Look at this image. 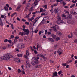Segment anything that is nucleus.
I'll use <instances>...</instances> for the list:
<instances>
[{"instance_id":"nucleus-1","label":"nucleus","mask_w":77,"mask_h":77,"mask_svg":"<svg viewBox=\"0 0 77 77\" xmlns=\"http://www.w3.org/2000/svg\"><path fill=\"white\" fill-rule=\"evenodd\" d=\"M13 57V56H12L9 54H6L5 56H3L2 57V59L4 60H9L10 58Z\"/></svg>"},{"instance_id":"nucleus-2","label":"nucleus","mask_w":77,"mask_h":77,"mask_svg":"<svg viewBox=\"0 0 77 77\" xmlns=\"http://www.w3.org/2000/svg\"><path fill=\"white\" fill-rule=\"evenodd\" d=\"M17 48L19 49H22V48H24L25 47L24 45L20 43L18 44L17 45Z\"/></svg>"},{"instance_id":"nucleus-3","label":"nucleus","mask_w":77,"mask_h":77,"mask_svg":"<svg viewBox=\"0 0 77 77\" xmlns=\"http://www.w3.org/2000/svg\"><path fill=\"white\" fill-rule=\"evenodd\" d=\"M23 30L24 32H24L25 34V35H28L29 34V33H30V31H29V30L28 29H26L25 28H23Z\"/></svg>"},{"instance_id":"nucleus-4","label":"nucleus","mask_w":77,"mask_h":77,"mask_svg":"<svg viewBox=\"0 0 77 77\" xmlns=\"http://www.w3.org/2000/svg\"><path fill=\"white\" fill-rule=\"evenodd\" d=\"M56 23L58 24H63V23H65V22L63 21V20H57L56 21Z\"/></svg>"},{"instance_id":"nucleus-5","label":"nucleus","mask_w":77,"mask_h":77,"mask_svg":"<svg viewBox=\"0 0 77 77\" xmlns=\"http://www.w3.org/2000/svg\"><path fill=\"white\" fill-rule=\"evenodd\" d=\"M39 19V17H38L35 19L34 21H33V26H34V25H35V24L38 21V20Z\"/></svg>"},{"instance_id":"nucleus-6","label":"nucleus","mask_w":77,"mask_h":77,"mask_svg":"<svg viewBox=\"0 0 77 77\" xmlns=\"http://www.w3.org/2000/svg\"><path fill=\"white\" fill-rule=\"evenodd\" d=\"M17 39H19V37H18V36H16L15 37V39L14 41V42H12L11 43V44H12V45H14V43H15V42H17Z\"/></svg>"},{"instance_id":"nucleus-7","label":"nucleus","mask_w":77,"mask_h":77,"mask_svg":"<svg viewBox=\"0 0 77 77\" xmlns=\"http://www.w3.org/2000/svg\"><path fill=\"white\" fill-rule=\"evenodd\" d=\"M31 63L32 65H35L36 64H38L39 63V61H32Z\"/></svg>"},{"instance_id":"nucleus-8","label":"nucleus","mask_w":77,"mask_h":77,"mask_svg":"<svg viewBox=\"0 0 77 77\" xmlns=\"http://www.w3.org/2000/svg\"><path fill=\"white\" fill-rule=\"evenodd\" d=\"M62 73H63V72H62V71L61 70H60V71H59V72H58V74L59 75H60V77H63V74Z\"/></svg>"},{"instance_id":"nucleus-9","label":"nucleus","mask_w":77,"mask_h":77,"mask_svg":"<svg viewBox=\"0 0 77 77\" xmlns=\"http://www.w3.org/2000/svg\"><path fill=\"white\" fill-rule=\"evenodd\" d=\"M58 76L57 75V73L56 72H54L53 73L52 77H57Z\"/></svg>"},{"instance_id":"nucleus-10","label":"nucleus","mask_w":77,"mask_h":77,"mask_svg":"<svg viewBox=\"0 0 77 77\" xmlns=\"http://www.w3.org/2000/svg\"><path fill=\"white\" fill-rule=\"evenodd\" d=\"M67 23L68 24H73L74 23V20H69L67 21Z\"/></svg>"},{"instance_id":"nucleus-11","label":"nucleus","mask_w":77,"mask_h":77,"mask_svg":"<svg viewBox=\"0 0 77 77\" xmlns=\"http://www.w3.org/2000/svg\"><path fill=\"white\" fill-rule=\"evenodd\" d=\"M26 35L24 32H20L19 33V35H21V36H23L24 35V36Z\"/></svg>"},{"instance_id":"nucleus-12","label":"nucleus","mask_w":77,"mask_h":77,"mask_svg":"<svg viewBox=\"0 0 77 77\" xmlns=\"http://www.w3.org/2000/svg\"><path fill=\"white\" fill-rule=\"evenodd\" d=\"M14 60L15 62H20V59H19L15 58Z\"/></svg>"},{"instance_id":"nucleus-13","label":"nucleus","mask_w":77,"mask_h":77,"mask_svg":"<svg viewBox=\"0 0 77 77\" xmlns=\"http://www.w3.org/2000/svg\"><path fill=\"white\" fill-rule=\"evenodd\" d=\"M37 60V59L36 58H35V57H33L32 58V62H35Z\"/></svg>"},{"instance_id":"nucleus-14","label":"nucleus","mask_w":77,"mask_h":77,"mask_svg":"<svg viewBox=\"0 0 77 77\" xmlns=\"http://www.w3.org/2000/svg\"><path fill=\"white\" fill-rule=\"evenodd\" d=\"M26 65H27L28 66L30 67V63L28 61H26Z\"/></svg>"},{"instance_id":"nucleus-15","label":"nucleus","mask_w":77,"mask_h":77,"mask_svg":"<svg viewBox=\"0 0 77 77\" xmlns=\"http://www.w3.org/2000/svg\"><path fill=\"white\" fill-rule=\"evenodd\" d=\"M51 10H50V11L51 12V14H53V11H52V10H53V6L51 5Z\"/></svg>"},{"instance_id":"nucleus-16","label":"nucleus","mask_w":77,"mask_h":77,"mask_svg":"<svg viewBox=\"0 0 77 77\" xmlns=\"http://www.w3.org/2000/svg\"><path fill=\"white\" fill-rule=\"evenodd\" d=\"M45 12V11H43V9L42 8H41L40 9V11H38V13H40V12Z\"/></svg>"},{"instance_id":"nucleus-17","label":"nucleus","mask_w":77,"mask_h":77,"mask_svg":"<svg viewBox=\"0 0 77 77\" xmlns=\"http://www.w3.org/2000/svg\"><path fill=\"white\" fill-rule=\"evenodd\" d=\"M48 40L50 41H51V42H54V40H53V38H48Z\"/></svg>"},{"instance_id":"nucleus-18","label":"nucleus","mask_w":77,"mask_h":77,"mask_svg":"<svg viewBox=\"0 0 77 77\" xmlns=\"http://www.w3.org/2000/svg\"><path fill=\"white\" fill-rule=\"evenodd\" d=\"M45 22H46V21H45V20L44 19H43V20H42V22H41V23L43 24H44V23H45Z\"/></svg>"},{"instance_id":"nucleus-19","label":"nucleus","mask_w":77,"mask_h":77,"mask_svg":"<svg viewBox=\"0 0 77 77\" xmlns=\"http://www.w3.org/2000/svg\"><path fill=\"white\" fill-rule=\"evenodd\" d=\"M57 35H62V33L59 31L57 32L56 33Z\"/></svg>"},{"instance_id":"nucleus-20","label":"nucleus","mask_w":77,"mask_h":77,"mask_svg":"<svg viewBox=\"0 0 77 77\" xmlns=\"http://www.w3.org/2000/svg\"><path fill=\"white\" fill-rule=\"evenodd\" d=\"M36 1H37V0H35V1L34 2V6H36L38 4V2H37Z\"/></svg>"},{"instance_id":"nucleus-21","label":"nucleus","mask_w":77,"mask_h":77,"mask_svg":"<svg viewBox=\"0 0 77 77\" xmlns=\"http://www.w3.org/2000/svg\"><path fill=\"white\" fill-rule=\"evenodd\" d=\"M34 9H33V7L32 6L29 9V12H32V11H33Z\"/></svg>"},{"instance_id":"nucleus-22","label":"nucleus","mask_w":77,"mask_h":77,"mask_svg":"<svg viewBox=\"0 0 77 77\" xmlns=\"http://www.w3.org/2000/svg\"><path fill=\"white\" fill-rule=\"evenodd\" d=\"M21 8V5H19L17 7V8L16 9V11H18V9H20Z\"/></svg>"},{"instance_id":"nucleus-23","label":"nucleus","mask_w":77,"mask_h":77,"mask_svg":"<svg viewBox=\"0 0 77 77\" xmlns=\"http://www.w3.org/2000/svg\"><path fill=\"white\" fill-rule=\"evenodd\" d=\"M3 22H2V20H0V25L1 26H3Z\"/></svg>"},{"instance_id":"nucleus-24","label":"nucleus","mask_w":77,"mask_h":77,"mask_svg":"<svg viewBox=\"0 0 77 77\" xmlns=\"http://www.w3.org/2000/svg\"><path fill=\"white\" fill-rule=\"evenodd\" d=\"M17 56L19 57H21L23 56V55L21 54H18L17 55Z\"/></svg>"},{"instance_id":"nucleus-25","label":"nucleus","mask_w":77,"mask_h":77,"mask_svg":"<svg viewBox=\"0 0 77 77\" xmlns=\"http://www.w3.org/2000/svg\"><path fill=\"white\" fill-rule=\"evenodd\" d=\"M52 38L53 39H56V35L54 34H53L52 35Z\"/></svg>"},{"instance_id":"nucleus-26","label":"nucleus","mask_w":77,"mask_h":77,"mask_svg":"<svg viewBox=\"0 0 77 77\" xmlns=\"http://www.w3.org/2000/svg\"><path fill=\"white\" fill-rule=\"evenodd\" d=\"M57 19L58 20H62V19H61V17L60 16H58L57 17Z\"/></svg>"},{"instance_id":"nucleus-27","label":"nucleus","mask_w":77,"mask_h":77,"mask_svg":"<svg viewBox=\"0 0 77 77\" xmlns=\"http://www.w3.org/2000/svg\"><path fill=\"white\" fill-rule=\"evenodd\" d=\"M4 9L5 10V11H8V8H7L6 6H5L4 7Z\"/></svg>"},{"instance_id":"nucleus-28","label":"nucleus","mask_w":77,"mask_h":77,"mask_svg":"<svg viewBox=\"0 0 77 77\" xmlns=\"http://www.w3.org/2000/svg\"><path fill=\"white\" fill-rule=\"evenodd\" d=\"M58 9H55V10H54V11H55V14H57V11H58Z\"/></svg>"},{"instance_id":"nucleus-29","label":"nucleus","mask_w":77,"mask_h":77,"mask_svg":"<svg viewBox=\"0 0 77 77\" xmlns=\"http://www.w3.org/2000/svg\"><path fill=\"white\" fill-rule=\"evenodd\" d=\"M57 52L59 54V56H60L61 54H62V52H60V51H57Z\"/></svg>"},{"instance_id":"nucleus-30","label":"nucleus","mask_w":77,"mask_h":77,"mask_svg":"<svg viewBox=\"0 0 77 77\" xmlns=\"http://www.w3.org/2000/svg\"><path fill=\"white\" fill-rule=\"evenodd\" d=\"M58 47V46H57V45H55L54 46V49H56V48H57Z\"/></svg>"},{"instance_id":"nucleus-31","label":"nucleus","mask_w":77,"mask_h":77,"mask_svg":"<svg viewBox=\"0 0 77 77\" xmlns=\"http://www.w3.org/2000/svg\"><path fill=\"white\" fill-rule=\"evenodd\" d=\"M8 42H9V43L10 44H11V45H11V46H12V45H12V42L11 43V42H12V41L11 40H8Z\"/></svg>"},{"instance_id":"nucleus-32","label":"nucleus","mask_w":77,"mask_h":77,"mask_svg":"<svg viewBox=\"0 0 77 77\" xmlns=\"http://www.w3.org/2000/svg\"><path fill=\"white\" fill-rule=\"evenodd\" d=\"M62 2L63 3V6H65L66 3H65V2H64L63 1Z\"/></svg>"},{"instance_id":"nucleus-33","label":"nucleus","mask_w":77,"mask_h":77,"mask_svg":"<svg viewBox=\"0 0 77 77\" xmlns=\"http://www.w3.org/2000/svg\"><path fill=\"white\" fill-rule=\"evenodd\" d=\"M24 58H25V59H26L27 60L29 59V58H28V57H27V56L26 55H25L24 56Z\"/></svg>"},{"instance_id":"nucleus-34","label":"nucleus","mask_w":77,"mask_h":77,"mask_svg":"<svg viewBox=\"0 0 77 77\" xmlns=\"http://www.w3.org/2000/svg\"><path fill=\"white\" fill-rule=\"evenodd\" d=\"M42 57L43 58V59H44V60H45V59H47V58H45V57L44 56H43V55H41V57Z\"/></svg>"},{"instance_id":"nucleus-35","label":"nucleus","mask_w":77,"mask_h":77,"mask_svg":"<svg viewBox=\"0 0 77 77\" xmlns=\"http://www.w3.org/2000/svg\"><path fill=\"white\" fill-rule=\"evenodd\" d=\"M62 1H63V0H57L56 1L57 3L60 2H62Z\"/></svg>"},{"instance_id":"nucleus-36","label":"nucleus","mask_w":77,"mask_h":77,"mask_svg":"<svg viewBox=\"0 0 77 77\" xmlns=\"http://www.w3.org/2000/svg\"><path fill=\"white\" fill-rule=\"evenodd\" d=\"M29 53H28V50H27L26 52V54L27 56H29Z\"/></svg>"},{"instance_id":"nucleus-37","label":"nucleus","mask_w":77,"mask_h":77,"mask_svg":"<svg viewBox=\"0 0 77 77\" xmlns=\"http://www.w3.org/2000/svg\"><path fill=\"white\" fill-rule=\"evenodd\" d=\"M62 65L63 66H66V63H63L62 64Z\"/></svg>"},{"instance_id":"nucleus-38","label":"nucleus","mask_w":77,"mask_h":77,"mask_svg":"<svg viewBox=\"0 0 77 77\" xmlns=\"http://www.w3.org/2000/svg\"><path fill=\"white\" fill-rule=\"evenodd\" d=\"M75 4H73L71 6H70V8H73L74 6H75Z\"/></svg>"},{"instance_id":"nucleus-39","label":"nucleus","mask_w":77,"mask_h":77,"mask_svg":"<svg viewBox=\"0 0 77 77\" xmlns=\"http://www.w3.org/2000/svg\"><path fill=\"white\" fill-rule=\"evenodd\" d=\"M56 40L57 41H58V40H60V38L59 37H57L56 38Z\"/></svg>"},{"instance_id":"nucleus-40","label":"nucleus","mask_w":77,"mask_h":77,"mask_svg":"<svg viewBox=\"0 0 77 77\" xmlns=\"http://www.w3.org/2000/svg\"><path fill=\"white\" fill-rule=\"evenodd\" d=\"M34 20V17H32V18L30 19L29 20V21H32Z\"/></svg>"},{"instance_id":"nucleus-41","label":"nucleus","mask_w":77,"mask_h":77,"mask_svg":"<svg viewBox=\"0 0 77 77\" xmlns=\"http://www.w3.org/2000/svg\"><path fill=\"white\" fill-rule=\"evenodd\" d=\"M6 23H7V24H9V25H11V23H9V22L7 21V20H6Z\"/></svg>"},{"instance_id":"nucleus-42","label":"nucleus","mask_w":77,"mask_h":77,"mask_svg":"<svg viewBox=\"0 0 77 77\" xmlns=\"http://www.w3.org/2000/svg\"><path fill=\"white\" fill-rule=\"evenodd\" d=\"M29 10V8L26 7L25 9V11H27Z\"/></svg>"},{"instance_id":"nucleus-43","label":"nucleus","mask_w":77,"mask_h":77,"mask_svg":"<svg viewBox=\"0 0 77 77\" xmlns=\"http://www.w3.org/2000/svg\"><path fill=\"white\" fill-rule=\"evenodd\" d=\"M65 12H66V13H67V14H68L69 15V12H68V11H66V10H65Z\"/></svg>"},{"instance_id":"nucleus-44","label":"nucleus","mask_w":77,"mask_h":77,"mask_svg":"<svg viewBox=\"0 0 77 77\" xmlns=\"http://www.w3.org/2000/svg\"><path fill=\"white\" fill-rule=\"evenodd\" d=\"M68 18H69V19H70V20L71 19L70 18H71V16L69 15H69H68Z\"/></svg>"},{"instance_id":"nucleus-45","label":"nucleus","mask_w":77,"mask_h":77,"mask_svg":"<svg viewBox=\"0 0 77 77\" xmlns=\"http://www.w3.org/2000/svg\"><path fill=\"white\" fill-rule=\"evenodd\" d=\"M22 72V74H26L25 72H24V69H23Z\"/></svg>"},{"instance_id":"nucleus-46","label":"nucleus","mask_w":77,"mask_h":77,"mask_svg":"<svg viewBox=\"0 0 77 77\" xmlns=\"http://www.w3.org/2000/svg\"><path fill=\"white\" fill-rule=\"evenodd\" d=\"M25 23V24H27V25H29V23L27 22H26Z\"/></svg>"},{"instance_id":"nucleus-47","label":"nucleus","mask_w":77,"mask_h":77,"mask_svg":"<svg viewBox=\"0 0 77 77\" xmlns=\"http://www.w3.org/2000/svg\"><path fill=\"white\" fill-rule=\"evenodd\" d=\"M60 10H59L57 11V13H58V14H60Z\"/></svg>"},{"instance_id":"nucleus-48","label":"nucleus","mask_w":77,"mask_h":77,"mask_svg":"<svg viewBox=\"0 0 77 77\" xmlns=\"http://www.w3.org/2000/svg\"><path fill=\"white\" fill-rule=\"evenodd\" d=\"M72 14H73V15H76L77 14V13H76V12H74Z\"/></svg>"},{"instance_id":"nucleus-49","label":"nucleus","mask_w":77,"mask_h":77,"mask_svg":"<svg viewBox=\"0 0 77 77\" xmlns=\"http://www.w3.org/2000/svg\"><path fill=\"white\" fill-rule=\"evenodd\" d=\"M44 7L46 9H47V5H44Z\"/></svg>"},{"instance_id":"nucleus-50","label":"nucleus","mask_w":77,"mask_h":77,"mask_svg":"<svg viewBox=\"0 0 77 77\" xmlns=\"http://www.w3.org/2000/svg\"><path fill=\"white\" fill-rule=\"evenodd\" d=\"M45 13H42V14H41V16H42V15H45Z\"/></svg>"},{"instance_id":"nucleus-51","label":"nucleus","mask_w":77,"mask_h":77,"mask_svg":"<svg viewBox=\"0 0 77 77\" xmlns=\"http://www.w3.org/2000/svg\"><path fill=\"white\" fill-rule=\"evenodd\" d=\"M53 30L54 31H55V32H57V29H56V28H55Z\"/></svg>"},{"instance_id":"nucleus-52","label":"nucleus","mask_w":77,"mask_h":77,"mask_svg":"<svg viewBox=\"0 0 77 77\" xmlns=\"http://www.w3.org/2000/svg\"><path fill=\"white\" fill-rule=\"evenodd\" d=\"M5 15H1V18H4L5 17Z\"/></svg>"},{"instance_id":"nucleus-53","label":"nucleus","mask_w":77,"mask_h":77,"mask_svg":"<svg viewBox=\"0 0 77 77\" xmlns=\"http://www.w3.org/2000/svg\"><path fill=\"white\" fill-rule=\"evenodd\" d=\"M36 13H38V11H36L35 12H33L32 13V14H36Z\"/></svg>"},{"instance_id":"nucleus-54","label":"nucleus","mask_w":77,"mask_h":77,"mask_svg":"<svg viewBox=\"0 0 77 77\" xmlns=\"http://www.w3.org/2000/svg\"><path fill=\"white\" fill-rule=\"evenodd\" d=\"M42 54H38V56H40V57H41V56H42Z\"/></svg>"},{"instance_id":"nucleus-55","label":"nucleus","mask_w":77,"mask_h":77,"mask_svg":"<svg viewBox=\"0 0 77 77\" xmlns=\"http://www.w3.org/2000/svg\"><path fill=\"white\" fill-rule=\"evenodd\" d=\"M8 39H5L4 40V42H8Z\"/></svg>"},{"instance_id":"nucleus-56","label":"nucleus","mask_w":77,"mask_h":77,"mask_svg":"<svg viewBox=\"0 0 77 77\" xmlns=\"http://www.w3.org/2000/svg\"><path fill=\"white\" fill-rule=\"evenodd\" d=\"M18 72L19 73H20V72H21V70H20V69H18Z\"/></svg>"},{"instance_id":"nucleus-57","label":"nucleus","mask_w":77,"mask_h":77,"mask_svg":"<svg viewBox=\"0 0 77 77\" xmlns=\"http://www.w3.org/2000/svg\"><path fill=\"white\" fill-rule=\"evenodd\" d=\"M10 38L11 39L13 38H14V35H11L10 36Z\"/></svg>"},{"instance_id":"nucleus-58","label":"nucleus","mask_w":77,"mask_h":77,"mask_svg":"<svg viewBox=\"0 0 77 77\" xmlns=\"http://www.w3.org/2000/svg\"><path fill=\"white\" fill-rule=\"evenodd\" d=\"M6 6L7 8H9V4H6Z\"/></svg>"},{"instance_id":"nucleus-59","label":"nucleus","mask_w":77,"mask_h":77,"mask_svg":"<svg viewBox=\"0 0 77 77\" xmlns=\"http://www.w3.org/2000/svg\"><path fill=\"white\" fill-rule=\"evenodd\" d=\"M22 21H23V22H25L26 20H25L24 19H22Z\"/></svg>"},{"instance_id":"nucleus-60","label":"nucleus","mask_w":77,"mask_h":77,"mask_svg":"<svg viewBox=\"0 0 77 77\" xmlns=\"http://www.w3.org/2000/svg\"><path fill=\"white\" fill-rule=\"evenodd\" d=\"M39 48V44L37 45V47L36 48L37 50H38V48Z\"/></svg>"},{"instance_id":"nucleus-61","label":"nucleus","mask_w":77,"mask_h":77,"mask_svg":"<svg viewBox=\"0 0 77 77\" xmlns=\"http://www.w3.org/2000/svg\"><path fill=\"white\" fill-rule=\"evenodd\" d=\"M29 5L28 4L26 6V8H29Z\"/></svg>"},{"instance_id":"nucleus-62","label":"nucleus","mask_w":77,"mask_h":77,"mask_svg":"<svg viewBox=\"0 0 77 77\" xmlns=\"http://www.w3.org/2000/svg\"><path fill=\"white\" fill-rule=\"evenodd\" d=\"M70 13L71 14H73V10H72L71 11H70Z\"/></svg>"},{"instance_id":"nucleus-63","label":"nucleus","mask_w":77,"mask_h":77,"mask_svg":"<svg viewBox=\"0 0 77 77\" xmlns=\"http://www.w3.org/2000/svg\"><path fill=\"white\" fill-rule=\"evenodd\" d=\"M16 19L17 20H18V21H20V18L18 17H17Z\"/></svg>"},{"instance_id":"nucleus-64","label":"nucleus","mask_w":77,"mask_h":77,"mask_svg":"<svg viewBox=\"0 0 77 77\" xmlns=\"http://www.w3.org/2000/svg\"><path fill=\"white\" fill-rule=\"evenodd\" d=\"M75 43H76L77 44V39H76L74 41Z\"/></svg>"}]
</instances>
